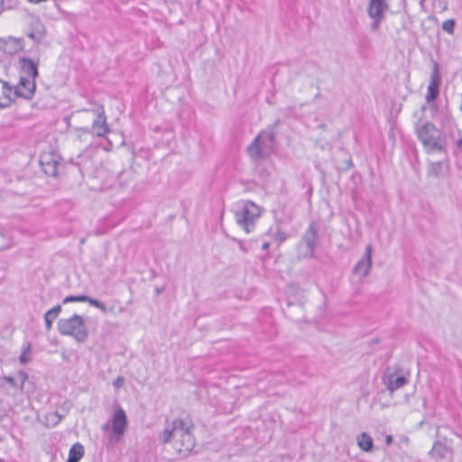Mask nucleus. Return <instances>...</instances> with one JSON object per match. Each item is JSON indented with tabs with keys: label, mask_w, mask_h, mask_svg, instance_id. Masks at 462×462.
Returning a JSON list of instances; mask_svg holds the SVG:
<instances>
[{
	"label": "nucleus",
	"mask_w": 462,
	"mask_h": 462,
	"mask_svg": "<svg viewBox=\"0 0 462 462\" xmlns=\"http://www.w3.org/2000/svg\"><path fill=\"white\" fill-rule=\"evenodd\" d=\"M61 421V417L57 416V411L50 412L46 415V424L48 426H56Z\"/></svg>",
	"instance_id": "nucleus-24"
},
{
	"label": "nucleus",
	"mask_w": 462,
	"mask_h": 462,
	"mask_svg": "<svg viewBox=\"0 0 462 462\" xmlns=\"http://www.w3.org/2000/svg\"><path fill=\"white\" fill-rule=\"evenodd\" d=\"M128 426L127 417L125 411L122 407L117 406L115 410L111 419V430L110 440L114 438L119 440L125 434Z\"/></svg>",
	"instance_id": "nucleus-9"
},
{
	"label": "nucleus",
	"mask_w": 462,
	"mask_h": 462,
	"mask_svg": "<svg viewBox=\"0 0 462 462\" xmlns=\"http://www.w3.org/2000/svg\"><path fill=\"white\" fill-rule=\"evenodd\" d=\"M109 430H111V421L110 422H106L105 423L104 425H102V430L103 431H108Z\"/></svg>",
	"instance_id": "nucleus-31"
},
{
	"label": "nucleus",
	"mask_w": 462,
	"mask_h": 462,
	"mask_svg": "<svg viewBox=\"0 0 462 462\" xmlns=\"http://www.w3.org/2000/svg\"><path fill=\"white\" fill-rule=\"evenodd\" d=\"M92 112L95 116L91 127H80L79 128L83 134H92L97 137H105L106 134L110 132V128L106 123V116L103 106H97L96 108L88 110L83 109L79 112V115H87Z\"/></svg>",
	"instance_id": "nucleus-6"
},
{
	"label": "nucleus",
	"mask_w": 462,
	"mask_h": 462,
	"mask_svg": "<svg viewBox=\"0 0 462 462\" xmlns=\"http://www.w3.org/2000/svg\"><path fill=\"white\" fill-rule=\"evenodd\" d=\"M42 171L48 176H56L60 163L54 154L44 153L40 157Z\"/></svg>",
	"instance_id": "nucleus-14"
},
{
	"label": "nucleus",
	"mask_w": 462,
	"mask_h": 462,
	"mask_svg": "<svg viewBox=\"0 0 462 462\" xmlns=\"http://www.w3.org/2000/svg\"><path fill=\"white\" fill-rule=\"evenodd\" d=\"M35 91V80L26 77H21L19 83L13 90L14 97L31 99Z\"/></svg>",
	"instance_id": "nucleus-11"
},
{
	"label": "nucleus",
	"mask_w": 462,
	"mask_h": 462,
	"mask_svg": "<svg viewBox=\"0 0 462 462\" xmlns=\"http://www.w3.org/2000/svg\"><path fill=\"white\" fill-rule=\"evenodd\" d=\"M13 101V88L9 84L0 79V107L5 108Z\"/></svg>",
	"instance_id": "nucleus-16"
},
{
	"label": "nucleus",
	"mask_w": 462,
	"mask_h": 462,
	"mask_svg": "<svg viewBox=\"0 0 462 462\" xmlns=\"http://www.w3.org/2000/svg\"><path fill=\"white\" fill-rule=\"evenodd\" d=\"M457 146L459 149H462V139H459V140L457 142Z\"/></svg>",
	"instance_id": "nucleus-34"
},
{
	"label": "nucleus",
	"mask_w": 462,
	"mask_h": 462,
	"mask_svg": "<svg viewBox=\"0 0 462 462\" xmlns=\"http://www.w3.org/2000/svg\"><path fill=\"white\" fill-rule=\"evenodd\" d=\"M57 328L60 335L72 337L79 343L86 342L88 337L85 320L78 314L68 319H60L57 323Z\"/></svg>",
	"instance_id": "nucleus-3"
},
{
	"label": "nucleus",
	"mask_w": 462,
	"mask_h": 462,
	"mask_svg": "<svg viewBox=\"0 0 462 462\" xmlns=\"http://www.w3.org/2000/svg\"><path fill=\"white\" fill-rule=\"evenodd\" d=\"M416 133L428 153L445 151L446 142L442 138L441 131L432 123L426 122L417 125Z\"/></svg>",
	"instance_id": "nucleus-2"
},
{
	"label": "nucleus",
	"mask_w": 462,
	"mask_h": 462,
	"mask_svg": "<svg viewBox=\"0 0 462 462\" xmlns=\"http://www.w3.org/2000/svg\"><path fill=\"white\" fill-rule=\"evenodd\" d=\"M57 416L61 417L62 420L65 417V413H60L59 411H57Z\"/></svg>",
	"instance_id": "nucleus-35"
},
{
	"label": "nucleus",
	"mask_w": 462,
	"mask_h": 462,
	"mask_svg": "<svg viewBox=\"0 0 462 462\" xmlns=\"http://www.w3.org/2000/svg\"><path fill=\"white\" fill-rule=\"evenodd\" d=\"M84 455V448L80 443H75L69 449L67 462H79Z\"/></svg>",
	"instance_id": "nucleus-20"
},
{
	"label": "nucleus",
	"mask_w": 462,
	"mask_h": 462,
	"mask_svg": "<svg viewBox=\"0 0 462 462\" xmlns=\"http://www.w3.org/2000/svg\"><path fill=\"white\" fill-rule=\"evenodd\" d=\"M247 153L253 161L269 157L274 151V134L270 131H262L248 145Z\"/></svg>",
	"instance_id": "nucleus-4"
},
{
	"label": "nucleus",
	"mask_w": 462,
	"mask_h": 462,
	"mask_svg": "<svg viewBox=\"0 0 462 462\" xmlns=\"http://www.w3.org/2000/svg\"><path fill=\"white\" fill-rule=\"evenodd\" d=\"M358 447L365 452L371 451L373 448V439L365 432L357 436Z\"/></svg>",
	"instance_id": "nucleus-21"
},
{
	"label": "nucleus",
	"mask_w": 462,
	"mask_h": 462,
	"mask_svg": "<svg viewBox=\"0 0 462 462\" xmlns=\"http://www.w3.org/2000/svg\"><path fill=\"white\" fill-rule=\"evenodd\" d=\"M270 246V244L269 242H264L263 245H262V249L263 250H267Z\"/></svg>",
	"instance_id": "nucleus-33"
},
{
	"label": "nucleus",
	"mask_w": 462,
	"mask_h": 462,
	"mask_svg": "<svg viewBox=\"0 0 462 462\" xmlns=\"http://www.w3.org/2000/svg\"><path fill=\"white\" fill-rule=\"evenodd\" d=\"M319 227L316 222L310 223L308 229L302 236L301 245L303 249L301 254L306 258H312L315 254V249L318 241Z\"/></svg>",
	"instance_id": "nucleus-7"
},
{
	"label": "nucleus",
	"mask_w": 462,
	"mask_h": 462,
	"mask_svg": "<svg viewBox=\"0 0 462 462\" xmlns=\"http://www.w3.org/2000/svg\"><path fill=\"white\" fill-rule=\"evenodd\" d=\"M273 239L278 243V245H280L282 243H283L287 238V234L282 230L279 226L275 227V230L272 234Z\"/></svg>",
	"instance_id": "nucleus-23"
},
{
	"label": "nucleus",
	"mask_w": 462,
	"mask_h": 462,
	"mask_svg": "<svg viewBox=\"0 0 462 462\" xmlns=\"http://www.w3.org/2000/svg\"><path fill=\"white\" fill-rule=\"evenodd\" d=\"M87 299L88 300H86L85 302H88L91 306H94V307L99 309L103 313H106L107 312V309H106V305L103 302H101V301H99L97 300L92 299V298H90L88 296H87Z\"/></svg>",
	"instance_id": "nucleus-25"
},
{
	"label": "nucleus",
	"mask_w": 462,
	"mask_h": 462,
	"mask_svg": "<svg viewBox=\"0 0 462 462\" xmlns=\"http://www.w3.org/2000/svg\"><path fill=\"white\" fill-rule=\"evenodd\" d=\"M27 379L28 374L23 371H19L15 376L4 375L0 377V388L13 391L15 393L18 390L23 391Z\"/></svg>",
	"instance_id": "nucleus-10"
},
{
	"label": "nucleus",
	"mask_w": 462,
	"mask_h": 462,
	"mask_svg": "<svg viewBox=\"0 0 462 462\" xmlns=\"http://www.w3.org/2000/svg\"><path fill=\"white\" fill-rule=\"evenodd\" d=\"M29 37L32 38L33 41L40 42L42 39V35L40 32L37 33H30Z\"/></svg>",
	"instance_id": "nucleus-29"
},
{
	"label": "nucleus",
	"mask_w": 462,
	"mask_h": 462,
	"mask_svg": "<svg viewBox=\"0 0 462 462\" xmlns=\"http://www.w3.org/2000/svg\"><path fill=\"white\" fill-rule=\"evenodd\" d=\"M22 364H27L30 361V346L26 347L19 357Z\"/></svg>",
	"instance_id": "nucleus-28"
},
{
	"label": "nucleus",
	"mask_w": 462,
	"mask_h": 462,
	"mask_svg": "<svg viewBox=\"0 0 462 462\" xmlns=\"http://www.w3.org/2000/svg\"><path fill=\"white\" fill-rule=\"evenodd\" d=\"M408 383V380L404 376H397L395 374H391L387 377V381L385 382L387 389L393 393L402 387H403Z\"/></svg>",
	"instance_id": "nucleus-17"
},
{
	"label": "nucleus",
	"mask_w": 462,
	"mask_h": 462,
	"mask_svg": "<svg viewBox=\"0 0 462 462\" xmlns=\"http://www.w3.org/2000/svg\"><path fill=\"white\" fill-rule=\"evenodd\" d=\"M444 164L442 162H430L428 168V174L433 177H439L441 173Z\"/></svg>",
	"instance_id": "nucleus-22"
},
{
	"label": "nucleus",
	"mask_w": 462,
	"mask_h": 462,
	"mask_svg": "<svg viewBox=\"0 0 462 462\" xmlns=\"http://www.w3.org/2000/svg\"><path fill=\"white\" fill-rule=\"evenodd\" d=\"M451 452V449L440 441H436L430 450L433 457L439 458H446Z\"/></svg>",
	"instance_id": "nucleus-18"
},
{
	"label": "nucleus",
	"mask_w": 462,
	"mask_h": 462,
	"mask_svg": "<svg viewBox=\"0 0 462 462\" xmlns=\"http://www.w3.org/2000/svg\"><path fill=\"white\" fill-rule=\"evenodd\" d=\"M442 29L449 34H453L455 29V21L453 19L446 20L442 23Z\"/></svg>",
	"instance_id": "nucleus-27"
},
{
	"label": "nucleus",
	"mask_w": 462,
	"mask_h": 462,
	"mask_svg": "<svg viewBox=\"0 0 462 462\" xmlns=\"http://www.w3.org/2000/svg\"><path fill=\"white\" fill-rule=\"evenodd\" d=\"M441 83V78L439 73V66L437 63L434 65V69L430 75V84L427 88V94L425 100L427 103L434 101L439 94V85Z\"/></svg>",
	"instance_id": "nucleus-13"
},
{
	"label": "nucleus",
	"mask_w": 462,
	"mask_h": 462,
	"mask_svg": "<svg viewBox=\"0 0 462 462\" xmlns=\"http://www.w3.org/2000/svg\"><path fill=\"white\" fill-rule=\"evenodd\" d=\"M372 245H367L365 250V254L358 261V263L353 268V273L361 278L366 277L372 267Z\"/></svg>",
	"instance_id": "nucleus-12"
},
{
	"label": "nucleus",
	"mask_w": 462,
	"mask_h": 462,
	"mask_svg": "<svg viewBox=\"0 0 462 462\" xmlns=\"http://www.w3.org/2000/svg\"><path fill=\"white\" fill-rule=\"evenodd\" d=\"M21 68L23 73L26 74V78L35 80L38 77V63L30 58L20 59Z\"/></svg>",
	"instance_id": "nucleus-15"
},
{
	"label": "nucleus",
	"mask_w": 462,
	"mask_h": 462,
	"mask_svg": "<svg viewBox=\"0 0 462 462\" xmlns=\"http://www.w3.org/2000/svg\"><path fill=\"white\" fill-rule=\"evenodd\" d=\"M385 442L387 446L391 445L393 442V437L391 435L386 436Z\"/></svg>",
	"instance_id": "nucleus-32"
},
{
	"label": "nucleus",
	"mask_w": 462,
	"mask_h": 462,
	"mask_svg": "<svg viewBox=\"0 0 462 462\" xmlns=\"http://www.w3.org/2000/svg\"><path fill=\"white\" fill-rule=\"evenodd\" d=\"M61 310H62L61 306L56 305L45 313L44 321H45V326H46L47 330H50L51 328L54 319H57V317L61 312Z\"/></svg>",
	"instance_id": "nucleus-19"
},
{
	"label": "nucleus",
	"mask_w": 462,
	"mask_h": 462,
	"mask_svg": "<svg viewBox=\"0 0 462 462\" xmlns=\"http://www.w3.org/2000/svg\"><path fill=\"white\" fill-rule=\"evenodd\" d=\"M86 300H88L87 295H78V296L70 295V296H67L63 300V303L66 304L69 302H85Z\"/></svg>",
	"instance_id": "nucleus-26"
},
{
	"label": "nucleus",
	"mask_w": 462,
	"mask_h": 462,
	"mask_svg": "<svg viewBox=\"0 0 462 462\" xmlns=\"http://www.w3.org/2000/svg\"><path fill=\"white\" fill-rule=\"evenodd\" d=\"M193 424L188 419H175L167 423L165 429L159 435L162 444H171L177 453L187 456L195 447V439L192 434Z\"/></svg>",
	"instance_id": "nucleus-1"
},
{
	"label": "nucleus",
	"mask_w": 462,
	"mask_h": 462,
	"mask_svg": "<svg viewBox=\"0 0 462 462\" xmlns=\"http://www.w3.org/2000/svg\"><path fill=\"white\" fill-rule=\"evenodd\" d=\"M261 216L260 208L252 201H245L243 206L235 212V218L239 226L246 233L254 229L255 222Z\"/></svg>",
	"instance_id": "nucleus-5"
},
{
	"label": "nucleus",
	"mask_w": 462,
	"mask_h": 462,
	"mask_svg": "<svg viewBox=\"0 0 462 462\" xmlns=\"http://www.w3.org/2000/svg\"><path fill=\"white\" fill-rule=\"evenodd\" d=\"M388 9L386 0H369L367 6V14L373 19L371 24L372 31L375 32L379 29L380 24L384 17V13Z\"/></svg>",
	"instance_id": "nucleus-8"
},
{
	"label": "nucleus",
	"mask_w": 462,
	"mask_h": 462,
	"mask_svg": "<svg viewBox=\"0 0 462 462\" xmlns=\"http://www.w3.org/2000/svg\"><path fill=\"white\" fill-rule=\"evenodd\" d=\"M123 383H124V378H123V377H121V376H118V377L116 379V381L114 382V383H113V384H114V386H116V387H120V386H122Z\"/></svg>",
	"instance_id": "nucleus-30"
}]
</instances>
